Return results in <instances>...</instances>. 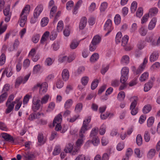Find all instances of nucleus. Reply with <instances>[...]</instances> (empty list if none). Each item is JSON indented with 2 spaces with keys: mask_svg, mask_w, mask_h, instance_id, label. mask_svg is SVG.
<instances>
[{
  "mask_svg": "<svg viewBox=\"0 0 160 160\" xmlns=\"http://www.w3.org/2000/svg\"><path fill=\"white\" fill-rule=\"evenodd\" d=\"M92 138V143L94 146H97L99 143L100 140L98 137H95Z\"/></svg>",
  "mask_w": 160,
  "mask_h": 160,
  "instance_id": "3c124183",
  "label": "nucleus"
},
{
  "mask_svg": "<svg viewBox=\"0 0 160 160\" xmlns=\"http://www.w3.org/2000/svg\"><path fill=\"white\" fill-rule=\"evenodd\" d=\"M146 41L148 42H150L151 44L153 46H154V45L153 44L155 42V39L153 38L152 36H150L148 37H147L146 38Z\"/></svg>",
  "mask_w": 160,
  "mask_h": 160,
  "instance_id": "c03bdc74",
  "label": "nucleus"
},
{
  "mask_svg": "<svg viewBox=\"0 0 160 160\" xmlns=\"http://www.w3.org/2000/svg\"><path fill=\"white\" fill-rule=\"evenodd\" d=\"M57 9V8L56 6H54L52 7L51 10L50 12V18H52L53 17L54 14L56 12Z\"/></svg>",
  "mask_w": 160,
  "mask_h": 160,
  "instance_id": "13d9d810",
  "label": "nucleus"
},
{
  "mask_svg": "<svg viewBox=\"0 0 160 160\" xmlns=\"http://www.w3.org/2000/svg\"><path fill=\"white\" fill-rule=\"evenodd\" d=\"M12 69L10 68H6L3 71L2 75V77L5 74H6L8 77H9L12 75Z\"/></svg>",
  "mask_w": 160,
  "mask_h": 160,
  "instance_id": "a878e982",
  "label": "nucleus"
},
{
  "mask_svg": "<svg viewBox=\"0 0 160 160\" xmlns=\"http://www.w3.org/2000/svg\"><path fill=\"white\" fill-rule=\"evenodd\" d=\"M30 75L28 74L25 76L24 77L22 76H20L17 78L15 82V86L16 88H18L21 83L24 84L28 79Z\"/></svg>",
  "mask_w": 160,
  "mask_h": 160,
  "instance_id": "0eeeda50",
  "label": "nucleus"
},
{
  "mask_svg": "<svg viewBox=\"0 0 160 160\" xmlns=\"http://www.w3.org/2000/svg\"><path fill=\"white\" fill-rule=\"evenodd\" d=\"M82 104L81 103H79L76 106L75 111L76 112H79L82 110Z\"/></svg>",
  "mask_w": 160,
  "mask_h": 160,
  "instance_id": "e2e57ef3",
  "label": "nucleus"
},
{
  "mask_svg": "<svg viewBox=\"0 0 160 160\" xmlns=\"http://www.w3.org/2000/svg\"><path fill=\"white\" fill-rule=\"evenodd\" d=\"M8 96V93L6 92L0 96V103L3 102L6 99Z\"/></svg>",
  "mask_w": 160,
  "mask_h": 160,
  "instance_id": "a18cd8bd",
  "label": "nucleus"
},
{
  "mask_svg": "<svg viewBox=\"0 0 160 160\" xmlns=\"http://www.w3.org/2000/svg\"><path fill=\"white\" fill-rule=\"evenodd\" d=\"M99 56L98 53H95L91 56L90 58L91 62H96L99 59Z\"/></svg>",
  "mask_w": 160,
  "mask_h": 160,
  "instance_id": "f704fd0d",
  "label": "nucleus"
},
{
  "mask_svg": "<svg viewBox=\"0 0 160 160\" xmlns=\"http://www.w3.org/2000/svg\"><path fill=\"white\" fill-rule=\"evenodd\" d=\"M130 100L131 101H132L130 106L131 114L133 115H135L138 112V108L136 107L137 103L138 98L136 97H133L131 98Z\"/></svg>",
  "mask_w": 160,
  "mask_h": 160,
  "instance_id": "7ed1b4c3",
  "label": "nucleus"
},
{
  "mask_svg": "<svg viewBox=\"0 0 160 160\" xmlns=\"http://www.w3.org/2000/svg\"><path fill=\"white\" fill-rule=\"evenodd\" d=\"M106 126L105 125L103 124L102 125L99 131V133L100 135H103L105 134L106 132Z\"/></svg>",
  "mask_w": 160,
  "mask_h": 160,
  "instance_id": "69168bd1",
  "label": "nucleus"
},
{
  "mask_svg": "<svg viewBox=\"0 0 160 160\" xmlns=\"http://www.w3.org/2000/svg\"><path fill=\"white\" fill-rule=\"evenodd\" d=\"M48 83L46 82L41 83H38L33 87L34 90H47L49 89Z\"/></svg>",
  "mask_w": 160,
  "mask_h": 160,
  "instance_id": "6e6552de",
  "label": "nucleus"
},
{
  "mask_svg": "<svg viewBox=\"0 0 160 160\" xmlns=\"http://www.w3.org/2000/svg\"><path fill=\"white\" fill-rule=\"evenodd\" d=\"M63 28V23L62 21H59L58 22L57 26V29L58 32H60L62 31Z\"/></svg>",
  "mask_w": 160,
  "mask_h": 160,
  "instance_id": "49530a36",
  "label": "nucleus"
},
{
  "mask_svg": "<svg viewBox=\"0 0 160 160\" xmlns=\"http://www.w3.org/2000/svg\"><path fill=\"white\" fill-rule=\"evenodd\" d=\"M41 115L44 116V115L43 113H40L39 112L37 113L36 114H31L29 115L28 119L32 121L35 118H39Z\"/></svg>",
  "mask_w": 160,
  "mask_h": 160,
  "instance_id": "5701e85b",
  "label": "nucleus"
},
{
  "mask_svg": "<svg viewBox=\"0 0 160 160\" xmlns=\"http://www.w3.org/2000/svg\"><path fill=\"white\" fill-rule=\"evenodd\" d=\"M122 36V34L121 32H118L116 36L115 41L117 44L120 43L122 40L121 38Z\"/></svg>",
  "mask_w": 160,
  "mask_h": 160,
  "instance_id": "37998d69",
  "label": "nucleus"
},
{
  "mask_svg": "<svg viewBox=\"0 0 160 160\" xmlns=\"http://www.w3.org/2000/svg\"><path fill=\"white\" fill-rule=\"evenodd\" d=\"M142 138L141 135L138 134L136 137V142L137 145L139 146H141L142 144Z\"/></svg>",
  "mask_w": 160,
  "mask_h": 160,
  "instance_id": "09e8293b",
  "label": "nucleus"
},
{
  "mask_svg": "<svg viewBox=\"0 0 160 160\" xmlns=\"http://www.w3.org/2000/svg\"><path fill=\"white\" fill-rule=\"evenodd\" d=\"M41 69V66L39 64H37L35 65L33 68V74H37L40 70Z\"/></svg>",
  "mask_w": 160,
  "mask_h": 160,
  "instance_id": "6e6d98bb",
  "label": "nucleus"
},
{
  "mask_svg": "<svg viewBox=\"0 0 160 160\" xmlns=\"http://www.w3.org/2000/svg\"><path fill=\"white\" fill-rule=\"evenodd\" d=\"M143 9L142 8L140 7L138 8L136 12V16L139 18H140L143 14Z\"/></svg>",
  "mask_w": 160,
  "mask_h": 160,
  "instance_id": "052dcab7",
  "label": "nucleus"
},
{
  "mask_svg": "<svg viewBox=\"0 0 160 160\" xmlns=\"http://www.w3.org/2000/svg\"><path fill=\"white\" fill-rule=\"evenodd\" d=\"M50 35V33L48 31L45 32L43 34L40 40L41 44H43L48 39Z\"/></svg>",
  "mask_w": 160,
  "mask_h": 160,
  "instance_id": "b1692460",
  "label": "nucleus"
},
{
  "mask_svg": "<svg viewBox=\"0 0 160 160\" xmlns=\"http://www.w3.org/2000/svg\"><path fill=\"white\" fill-rule=\"evenodd\" d=\"M150 138L151 137L149 131H146L144 134V139L145 141L146 142H148L150 140Z\"/></svg>",
  "mask_w": 160,
  "mask_h": 160,
  "instance_id": "8fccbe9b",
  "label": "nucleus"
},
{
  "mask_svg": "<svg viewBox=\"0 0 160 160\" xmlns=\"http://www.w3.org/2000/svg\"><path fill=\"white\" fill-rule=\"evenodd\" d=\"M152 107L150 104L145 105L143 108L142 111L143 113L146 114L148 113L151 110Z\"/></svg>",
  "mask_w": 160,
  "mask_h": 160,
  "instance_id": "72a5a7b5",
  "label": "nucleus"
},
{
  "mask_svg": "<svg viewBox=\"0 0 160 160\" xmlns=\"http://www.w3.org/2000/svg\"><path fill=\"white\" fill-rule=\"evenodd\" d=\"M137 7V3L135 1H133L132 3L131 7V11L132 13H134L136 11Z\"/></svg>",
  "mask_w": 160,
  "mask_h": 160,
  "instance_id": "603ef678",
  "label": "nucleus"
},
{
  "mask_svg": "<svg viewBox=\"0 0 160 160\" xmlns=\"http://www.w3.org/2000/svg\"><path fill=\"white\" fill-rule=\"evenodd\" d=\"M153 82L152 81H149L144 85V90H150L152 87Z\"/></svg>",
  "mask_w": 160,
  "mask_h": 160,
  "instance_id": "473e14b6",
  "label": "nucleus"
},
{
  "mask_svg": "<svg viewBox=\"0 0 160 160\" xmlns=\"http://www.w3.org/2000/svg\"><path fill=\"white\" fill-rule=\"evenodd\" d=\"M85 140L84 137H80V138L77 140L76 143V146L74 148L72 152V155H75L78 153L80 147L82 145Z\"/></svg>",
  "mask_w": 160,
  "mask_h": 160,
  "instance_id": "423d86ee",
  "label": "nucleus"
},
{
  "mask_svg": "<svg viewBox=\"0 0 160 160\" xmlns=\"http://www.w3.org/2000/svg\"><path fill=\"white\" fill-rule=\"evenodd\" d=\"M43 6L42 4L38 5L35 8L33 14L35 17H39L43 10Z\"/></svg>",
  "mask_w": 160,
  "mask_h": 160,
  "instance_id": "f8f14e48",
  "label": "nucleus"
},
{
  "mask_svg": "<svg viewBox=\"0 0 160 160\" xmlns=\"http://www.w3.org/2000/svg\"><path fill=\"white\" fill-rule=\"evenodd\" d=\"M91 121V117L88 116L83 121L82 125L79 131V137H84V136L83 134L89 130L90 128L89 127L88 124Z\"/></svg>",
  "mask_w": 160,
  "mask_h": 160,
  "instance_id": "f257e3e1",
  "label": "nucleus"
},
{
  "mask_svg": "<svg viewBox=\"0 0 160 160\" xmlns=\"http://www.w3.org/2000/svg\"><path fill=\"white\" fill-rule=\"evenodd\" d=\"M113 28L112 26V22L110 19H108L106 22L104 27V30L108 31L106 34L107 35L113 30Z\"/></svg>",
  "mask_w": 160,
  "mask_h": 160,
  "instance_id": "9d476101",
  "label": "nucleus"
},
{
  "mask_svg": "<svg viewBox=\"0 0 160 160\" xmlns=\"http://www.w3.org/2000/svg\"><path fill=\"white\" fill-rule=\"evenodd\" d=\"M49 21V19L47 17L43 18L41 21V25L42 27H44L46 26L48 24Z\"/></svg>",
  "mask_w": 160,
  "mask_h": 160,
  "instance_id": "ea45409f",
  "label": "nucleus"
},
{
  "mask_svg": "<svg viewBox=\"0 0 160 160\" xmlns=\"http://www.w3.org/2000/svg\"><path fill=\"white\" fill-rule=\"evenodd\" d=\"M114 20L116 25H118L119 24L121 21L120 16L118 14H116L114 17Z\"/></svg>",
  "mask_w": 160,
  "mask_h": 160,
  "instance_id": "864d4df0",
  "label": "nucleus"
},
{
  "mask_svg": "<svg viewBox=\"0 0 160 160\" xmlns=\"http://www.w3.org/2000/svg\"><path fill=\"white\" fill-rule=\"evenodd\" d=\"M154 121V118L152 117H150L148 120L147 126L148 127H151L153 125Z\"/></svg>",
  "mask_w": 160,
  "mask_h": 160,
  "instance_id": "5fc2aeb1",
  "label": "nucleus"
},
{
  "mask_svg": "<svg viewBox=\"0 0 160 160\" xmlns=\"http://www.w3.org/2000/svg\"><path fill=\"white\" fill-rule=\"evenodd\" d=\"M148 62V58L146 57L144 58L142 63L139 66L137 69L135 66H132V69L134 74L136 75L140 74L144 69Z\"/></svg>",
  "mask_w": 160,
  "mask_h": 160,
  "instance_id": "f03ea898",
  "label": "nucleus"
},
{
  "mask_svg": "<svg viewBox=\"0 0 160 160\" xmlns=\"http://www.w3.org/2000/svg\"><path fill=\"white\" fill-rule=\"evenodd\" d=\"M73 144L71 143H69L66 145L64 151L66 153H72L73 150Z\"/></svg>",
  "mask_w": 160,
  "mask_h": 160,
  "instance_id": "bb28decb",
  "label": "nucleus"
},
{
  "mask_svg": "<svg viewBox=\"0 0 160 160\" xmlns=\"http://www.w3.org/2000/svg\"><path fill=\"white\" fill-rule=\"evenodd\" d=\"M43 6L42 4L38 5L35 8L33 14L35 17H39L43 10Z\"/></svg>",
  "mask_w": 160,
  "mask_h": 160,
  "instance_id": "9b49d317",
  "label": "nucleus"
},
{
  "mask_svg": "<svg viewBox=\"0 0 160 160\" xmlns=\"http://www.w3.org/2000/svg\"><path fill=\"white\" fill-rule=\"evenodd\" d=\"M128 39L129 37L127 35L124 36L122 38L121 45L124 48V49L126 51H129L131 49V47L128 45Z\"/></svg>",
  "mask_w": 160,
  "mask_h": 160,
  "instance_id": "1a4fd4ad",
  "label": "nucleus"
},
{
  "mask_svg": "<svg viewBox=\"0 0 160 160\" xmlns=\"http://www.w3.org/2000/svg\"><path fill=\"white\" fill-rule=\"evenodd\" d=\"M15 102H13L11 103H8L6 102V106L7 108L6 110V113H9L13 109Z\"/></svg>",
  "mask_w": 160,
  "mask_h": 160,
  "instance_id": "2eb2a0df",
  "label": "nucleus"
},
{
  "mask_svg": "<svg viewBox=\"0 0 160 160\" xmlns=\"http://www.w3.org/2000/svg\"><path fill=\"white\" fill-rule=\"evenodd\" d=\"M129 72V68L125 67L123 68L121 71V76L120 78V82L121 83L125 82L128 78V74Z\"/></svg>",
  "mask_w": 160,
  "mask_h": 160,
  "instance_id": "39448f33",
  "label": "nucleus"
},
{
  "mask_svg": "<svg viewBox=\"0 0 160 160\" xmlns=\"http://www.w3.org/2000/svg\"><path fill=\"white\" fill-rule=\"evenodd\" d=\"M108 6V4L106 2H104L102 3L101 5L100 8V10L101 12H104L107 8Z\"/></svg>",
  "mask_w": 160,
  "mask_h": 160,
  "instance_id": "0e129e2a",
  "label": "nucleus"
},
{
  "mask_svg": "<svg viewBox=\"0 0 160 160\" xmlns=\"http://www.w3.org/2000/svg\"><path fill=\"white\" fill-rule=\"evenodd\" d=\"M30 10V6L29 5H27L23 9L21 14L22 15H26L28 14Z\"/></svg>",
  "mask_w": 160,
  "mask_h": 160,
  "instance_id": "2f4dec72",
  "label": "nucleus"
},
{
  "mask_svg": "<svg viewBox=\"0 0 160 160\" xmlns=\"http://www.w3.org/2000/svg\"><path fill=\"white\" fill-rule=\"evenodd\" d=\"M80 41L74 39L72 40L70 44V47L71 49H74L79 45Z\"/></svg>",
  "mask_w": 160,
  "mask_h": 160,
  "instance_id": "6ab92c4d",
  "label": "nucleus"
},
{
  "mask_svg": "<svg viewBox=\"0 0 160 160\" xmlns=\"http://www.w3.org/2000/svg\"><path fill=\"white\" fill-rule=\"evenodd\" d=\"M36 50L34 48H32L29 52L28 57L29 58H31L36 54Z\"/></svg>",
  "mask_w": 160,
  "mask_h": 160,
  "instance_id": "338daca9",
  "label": "nucleus"
},
{
  "mask_svg": "<svg viewBox=\"0 0 160 160\" xmlns=\"http://www.w3.org/2000/svg\"><path fill=\"white\" fill-rule=\"evenodd\" d=\"M27 20V16L26 15H22L20 14V17L19 19L20 26L23 27L24 26Z\"/></svg>",
  "mask_w": 160,
  "mask_h": 160,
  "instance_id": "a211bd4d",
  "label": "nucleus"
},
{
  "mask_svg": "<svg viewBox=\"0 0 160 160\" xmlns=\"http://www.w3.org/2000/svg\"><path fill=\"white\" fill-rule=\"evenodd\" d=\"M101 40V37L97 35L94 37L91 42L92 43H93L97 45H98L100 43Z\"/></svg>",
  "mask_w": 160,
  "mask_h": 160,
  "instance_id": "cd10ccee",
  "label": "nucleus"
},
{
  "mask_svg": "<svg viewBox=\"0 0 160 160\" xmlns=\"http://www.w3.org/2000/svg\"><path fill=\"white\" fill-rule=\"evenodd\" d=\"M40 37V35L38 34H34L32 38V42L34 43H37Z\"/></svg>",
  "mask_w": 160,
  "mask_h": 160,
  "instance_id": "e433bc0d",
  "label": "nucleus"
},
{
  "mask_svg": "<svg viewBox=\"0 0 160 160\" xmlns=\"http://www.w3.org/2000/svg\"><path fill=\"white\" fill-rule=\"evenodd\" d=\"M87 22L86 17H82L80 20L79 25V28L80 29H83L86 27Z\"/></svg>",
  "mask_w": 160,
  "mask_h": 160,
  "instance_id": "dca6fc26",
  "label": "nucleus"
},
{
  "mask_svg": "<svg viewBox=\"0 0 160 160\" xmlns=\"http://www.w3.org/2000/svg\"><path fill=\"white\" fill-rule=\"evenodd\" d=\"M98 128L97 127L93 128L91 131L90 137L91 138H93L97 137L96 135L98 133Z\"/></svg>",
  "mask_w": 160,
  "mask_h": 160,
  "instance_id": "c9c22d12",
  "label": "nucleus"
},
{
  "mask_svg": "<svg viewBox=\"0 0 160 160\" xmlns=\"http://www.w3.org/2000/svg\"><path fill=\"white\" fill-rule=\"evenodd\" d=\"M62 120V115L61 113L58 114L54 118L53 121V125L56 126L55 130L56 131H59L62 130L61 123Z\"/></svg>",
  "mask_w": 160,
  "mask_h": 160,
  "instance_id": "20e7f679",
  "label": "nucleus"
},
{
  "mask_svg": "<svg viewBox=\"0 0 160 160\" xmlns=\"http://www.w3.org/2000/svg\"><path fill=\"white\" fill-rule=\"evenodd\" d=\"M121 63L124 65L128 64L129 62V58L127 55L123 56L121 59Z\"/></svg>",
  "mask_w": 160,
  "mask_h": 160,
  "instance_id": "c85d7f7f",
  "label": "nucleus"
},
{
  "mask_svg": "<svg viewBox=\"0 0 160 160\" xmlns=\"http://www.w3.org/2000/svg\"><path fill=\"white\" fill-rule=\"evenodd\" d=\"M2 137L7 141L13 142L14 139L9 134L7 133H3L2 134Z\"/></svg>",
  "mask_w": 160,
  "mask_h": 160,
  "instance_id": "412c9836",
  "label": "nucleus"
},
{
  "mask_svg": "<svg viewBox=\"0 0 160 160\" xmlns=\"http://www.w3.org/2000/svg\"><path fill=\"white\" fill-rule=\"evenodd\" d=\"M58 60L60 62H68V57L66 56L61 55L59 57Z\"/></svg>",
  "mask_w": 160,
  "mask_h": 160,
  "instance_id": "79ce46f5",
  "label": "nucleus"
},
{
  "mask_svg": "<svg viewBox=\"0 0 160 160\" xmlns=\"http://www.w3.org/2000/svg\"><path fill=\"white\" fill-rule=\"evenodd\" d=\"M158 12V9L157 8L153 7L150 8L148 12V14L150 17L156 15Z\"/></svg>",
  "mask_w": 160,
  "mask_h": 160,
  "instance_id": "393cba45",
  "label": "nucleus"
},
{
  "mask_svg": "<svg viewBox=\"0 0 160 160\" xmlns=\"http://www.w3.org/2000/svg\"><path fill=\"white\" fill-rule=\"evenodd\" d=\"M62 76L64 81H67L69 77L68 70L67 69H64L62 71Z\"/></svg>",
  "mask_w": 160,
  "mask_h": 160,
  "instance_id": "4468645a",
  "label": "nucleus"
},
{
  "mask_svg": "<svg viewBox=\"0 0 160 160\" xmlns=\"http://www.w3.org/2000/svg\"><path fill=\"white\" fill-rule=\"evenodd\" d=\"M137 25L136 23H133L130 29V32H134L137 29Z\"/></svg>",
  "mask_w": 160,
  "mask_h": 160,
  "instance_id": "774afa93",
  "label": "nucleus"
},
{
  "mask_svg": "<svg viewBox=\"0 0 160 160\" xmlns=\"http://www.w3.org/2000/svg\"><path fill=\"white\" fill-rule=\"evenodd\" d=\"M158 56L159 54L158 52H153L150 56V61L151 62H153L156 61L158 59Z\"/></svg>",
  "mask_w": 160,
  "mask_h": 160,
  "instance_id": "aec40b11",
  "label": "nucleus"
},
{
  "mask_svg": "<svg viewBox=\"0 0 160 160\" xmlns=\"http://www.w3.org/2000/svg\"><path fill=\"white\" fill-rule=\"evenodd\" d=\"M55 106V104L54 102H52L49 103L48 108L47 110V112H50L53 110Z\"/></svg>",
  "mask_w": 160,
  "mask_h": 160,
  "instance_id": "4d7b16f0",
  "label": "nucleus"
},
{
  "mask_svg": "<svg viewBox=\"0 0 160 160\" xmlns=\"http://www.w3.org/2000/svg\"><path fill=\"white\" fill-rule=\"evenodd\" d=\"M156 151L155 149H151L148 151L147 156L148 157L150 158H152L155 155Z\"/></svg>",
  "mask_w": 160,
  "mask_h": 160,
  "instance_id": "58836bf2",
  "label": "nucleus"
},
{
  "mask_svg": "<svg viewBox=\"0 0 160 160\" xmlns=\"http://www.w3.org/2000/svg\"><path fill=\"white\" fill-rule=\"evenodd\" d=\"M73 103L71 99L67 100L64 104V108L65 109L69 108L72 105Z\"/></svg>",
  "mask_w": 160,
  "mask_h": 160,
  "instance_id": "a19ab883",
  "label": "nucleus"
},
{
  "mask_svg": "<svg viewBox=\"0 0 160 160\" xmlns=\"http://www.w3.org/2000/svg\"><path fill=\"white\" fill-rule=\"evenodd\" d=\"M61 148L59 146H56L52 152L53 155L56 156L59 154L61 151Z\"/></svg>",
  "mask_w": 160,
  "mask_h": 160,
  "instance_id": "de8ad7c7",
  "label": "nucleus"
},
{
  "mask_svg": "<svg viewBox=\"0 0 160 160\" xmlns=\"http://www.w3.org/2000/svg\"><path fill=\"white\" fill-rule=\"evenodd\" d=\"M24 160H32L34 158L33 154L29 152H27L23 155Z\"/></svg>",
  "mask_w": 160,
  "mask_h": 160,
  "instance_id": "c756f323",
  "label": "nucleus"
},
{
  "mask_svg": "<svg viewBox=\"0 0 160 160\" xmlns=\"http://www.w3.org/2000/svg\"><path fill=\"white\" fill-rule=\"evenodd\" d=\"M148 72H145L141 75L139 78V80L141 82H144L148 79Z\"/></svg>",
  "mask_w": 160,
  "mask_h": 160,
  "instance_id": "7c9ffc66",
  "label": "nucleus"
},
{
  "mask_svg": "<svg viewBox=\"0 0 160 160\" xmlns=\"http://www.w3.org/2000/svg\"><path fill=\"white\" fill-rule=\"evenodd\" d=\"M138 31L139 33L141 36H144L147 35L148 30L145 26H141L139 28Z\"/></svg>",
  "mask_w": 160,
  "mask_h": 160,
  "instance_id": "4be33fe9",
  "label": "nucleus"
},
{
  "mask_svg": "<svg viewBox=\"0 0 160 160\" xmlns=\"http://www.w3.org/2000/svg\"><path fill=\"white\" fill-rule=\"evenodd\" d=\"M125 96V92L123 91H121L118 94L117 98L118 100H122L124 99Z\"/></svg>",
  "mask_w": 160,
  "mask_h": 160,
  "instance_id": "bf43d9fd",
  "label": "nucleus"
},
{
  "mask_svg": "<svg viewBox=\"0 0 160 160\" xmlns=\"http://www.w3.org/2000/svg\"><path fill=\"white\" fill-rule=\"evenodd\" d=\"M98 81L97 79H95L93 81L91 85V88L92 90L95 89L97 87Z\"/></svg>",
  "mask_w": 160,
  "mask_h": 160,
  "instance_id": "680f3d73",
  "label": "nucleus"
},
{
  "mask_svg": "<svg viewBox=\"0 0 160 160\" xmlns=\"http://www.w3.org/2000/svg\"><path fill=\"white\" fill-rule=\"evenodd\" d=\"M40 100L39 99H35L33 100L32 105V109L34 112H36L40 108V105L39 104Z\"/></svg>",
  "mask_w": 160,
  "mask_h": 160,
  "instance_id": "ddd939ff",
  "label": "nucleus"
},
{
  "mask_svg": "<svg viewBox=\"0 0 160 160\" xmlns=\"http://www.w3.org/2000/svg\"><path fill=\"white\" fill-rule=\"evenodd\" d=\"M49 98L50 96L49 95H46L42 98L41 101V103L42 104L46 103L48 102Z\"/></svg>",
  "mask_w": 160,
  "mask_h": 160,
  "instance_id": "4c0bfd02",
  "label": "nucleus"
},
{
  "mask_svg": "<svg viewBox=\"0 0 160 160\" xmlns=\"http://www.w3.org/2000/svg\"><path fill=\"white\" fill-rule=\"evenodd\" d=\"M157 22V18H153L149 23L148 29L149 30H152L155 27Z\"/></svg>",
  "mask_w": 160,
  "mask_h": 160,
  "instance_id": "f3484780",
  "label": "nucleus"
}]
</instances>
